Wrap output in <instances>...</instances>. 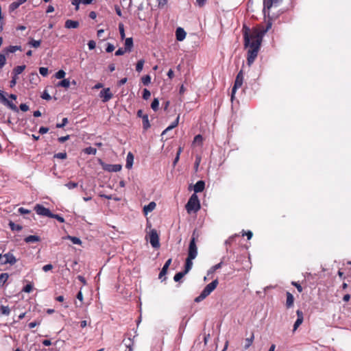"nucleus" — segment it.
<instances>
[{"instance_id": "nucleus-56", "label": "nucleus", "mask_w": 351, "mask_h": 351, "mask_svg": "<svg viewBox=\"0 0 351 351\" xmlns=\"http://www.w3.org/2000/svg\"><path fill=\"white\" fill-rule=\"evenodd\" d=\"M53 269V265L51 264H47L43 267V270L45 272L50 271Z\"/></svg>"}, {"instance_id": "nucleus-6", "label": "nucleus", "mask_w": 351, "mask_h": 351, "mask_svg": "<svg viewBox=\"0 0 351 351\" xmlns=\"http://www.w3.org/2000/svg\"><path fill=\"white\" fill-rule=\"evenodd\" d=\"M149 239L150 244L154 248H158L160 247L159 236L156 230L152 229L150 231Z\"/></svg>"}, {"instance_id": "nucleus-43", "label": "nucleus", "mask_w": 351, "mask_h": 351, "mask_svg": "<svg viewBox=\"0 0 351 351\" xmlns=\"http://www.w3.org/2000/svg\"><path fill=\"white\" fill-rule=\"evenodd\" d=\"M50 218L56 219L60 223H64V219L62 216H60V215H59L58 214H53L51 213Z\"/></svg>"}, {"instance_id": "nucleus-58", "label": "nucleus", "mask_w": 351, "mask_h": 351, "mask_svg": "<svg viewBox=\"0 0 351 351\" xmlns=\"http://www.w3.org/2000/svg\"><path fill=\"white\" fill-rule=\"evenodd\" d=\"M19 213L22 214V215H24V214H29L30 213V210L25 208H23V207H21L19 208Z\"/></svg>"}, {"instance_id": "nucleus-57", "label": "nucleus", "mask_w": 351, "mask_h": 351, "mask_svg": "<svg viewBox=\"0 0 351 351\" xmlns=\"http://www.w3.org/2000/svg\"><path fill=\"white\" fill-rule=\"evenodd\" d=\"M291 284L296 287L298 292L301 293L302 291V287L299 283L296 282H292Z\"/></svg>"}, {"instance_id": "nucleus-63", "label": "nucleus", "mask_w": 351, "mask_h": 351, "mask_svg": "<svg viewBox=\"0 0 351 351\" xmlns=\"http://www.w3.org/2000/svg\"><path fill=\"white\" fill-rule=\"evenodd\" d=\"M40 324V322L34 321L32 322H30L28 326L30 328H33L36 327V326L39 325Z\"/></svg>"}, {"instance_id": "nucleus-33", "label": "nucleus", "mask_w": 351, "mask_h": 351, "mask_svg": "<svg viewBox=\"0 0 351 351\" xmlns=\"http://www.w3.org/2000/svg\"><path fill=\"white\" fill-rule=\"evenodd\" d=\"M6 54L5 53L3 52V51H1V53H0V69H1L5 64L6 63Z\"/></svg>"}, {"instance_id": "nucleus-29", "label": "nucleus", "mask_w": 351, "mask_h": 351, "mask_svg": "<svg viewBox=\"0 0 351 351\" xmlns=\"http://www.w3.org/2000/svg\"><path fill=\"white\" fill-rule=\"evenodd\" d=\"M10 313V309L8 306L1 305L0 307V315H9Z\"/></svg>"}, {"instance_id": "nucleus-16", "label": "nucleus", "mask_w": 351, "mask_h": 351, "mask_svg": "<svg viewBox=\"0 0 351 351\" xmlns=\"http://www.w3.org/2000/svg\"><path fill=\"white\" fill-rule=\"evenodd\" d=\"M171 258H169L166 263H165V265H163L160 274H159V278L160 279H162V277L164 276H165L167 274V270H168V268L169 267V265H171Z\"/></svg>"}, {"instance_id": "nucleus-32", "label": "nucleus", "mask_w": 351, "mask_h": 351, "mask_svg": "<svg viewBox=\"0 0 351 351\" xmlns=\"http://www.w3.org/2000/svg\"><path fill=\"white\" fill-rule=\"evenodd\" d=\"M57 86L67 88L70 86V81L69 79H63L62 81L58 83Z\"/></svg>"}, {"instance_id": "nucleus-60", "label": "nucleus", "mask_w": 351, "mask_h": 351, "mask_svg": "<svg viewBox=\"0 0 351 351\" xmlns=\"http://www.w3.org/2000/svg\"><path fill=\"white\" fill-rule=\"evenodd\" d=\"M20 110L26 112L29 110V106L26 104H21L19 106Z\"/></svg>"}, {"instance_id": "nucleus-59", "label": "nucleus", "mask_w": 351, "mask_h": 351, "mask_svg": "<svg viewBox=\"0 0 351 351\" xmlns=\"http://www.w3.org/2000/svg\"><path fill=\"white\" fill-rule=\"evenodd\" d=\"M82 2V0H73L72 4L75 5V10H79V5Z\"/></svg>"}, {"instance_id": "nucleus-12", "label": "nucleus", "mask_w": 351, "mask_h": 351, "mask_svg": "<svg viewBox=\"0 0 351 351\" xmlns=\"http://www.w3.org/2000/svg\"><path fill=\"white\" fill-rule=\"evenodd\" d=\"M2 104L4 105H6L8 107H9L10 109H12L14 112H19V109L14 104H13L12 101H9L5 96L4 95L1 100L0 101Z\"/></svg>"}, {"instance_id": "nucleus-14", "label": "nucleus", "mask_w": 351, "mask_h": 351, "mask_svg": "<svg viewBox=\"0 0 351 351\" xmlns=\"http://www.w3.org/2000/svg\"><path fill=\"white\" fill-rule=\"evenodd\" d=\"M186 33L182 27H178L176 30V39L178 41H182L186 37Z\"/></svg>"}, {"instance_id": "nucleus-26", "label": "nucleus", "mask_w": 351, "mask_h": 351, "mask_svg": "<svg viewBox=\"0 0 351 351\" xmlns=\"http://www.w3.org/2000/svg\"><path fill=\"white\" fill-rule=\"evenodd\" d=\"M222 264H223V262L221 261L218 264L211 267L207 272V276H209L210 275H212L216 270L220 269L222 266Z\"/></svg>"}, {"instance_id": "nucleus-15", "label": "nucleus", "mask_w": 351, "mask_h": 351, "mask_svg": "<svg viewBox=\"0 0 351 351\" xmlns=\"http://www.w3.org/2000/svg\"><path fill=\"white\" fill-rule=\"evenodd\" d=\"M204 188H205L204 181H203V180L197 181L193 187L195 194H196L197 193H200V192L203 191Z\"/></svg>"}, {"instance_id": "nucleus-17", "label": "nucleus", "mask_w": 351, "mask_h": 351, "mask_svg": "<svg viewBox=\"0 0 351 351\" xmlns=\"http://www.w3.org/2000/svg\"><path fill=\"white\" fill-rule=\"evenodd\" d=\"M64 26L67 29H75L79 27V22L69 19L66 21Z\"/></svg>"}, {"instance_id": "nucleus-3", "label": "nucleus", "mask_w": 351, "mask_h": 351, "mask_svg": "<svg viewBox=\"0 0 351 351\" xmlns=\"http://www.w3.org/2000/svg\"><path fill=\"white\" fill-rule=\"evenodd\" d=\"M185 208L188 213H191L192 212L196 213L200 209L199 200L196 194L193 193L190 197Z\"/></svg>"}, {"instance_id": "nucleus-31", "label": "nucleus", "mask_w": 351, "mask_h": 351, "mask_svg": "<svg viewBox=\"0 0 351 351\" xmlns=\"http://www.w3.org/2000/svg\"><path fill=\"white\" fill-rule=\"evenodd\" d=\"M9 275L7 273H2L0 275V287L4 286L5 283L8 280Z\"/></svg>"}, {"instance_id": "nucleus-48", "label": "nucleus", "mask_w": 351, "mask_h": 351, "mask_svg": "<svg viewBox=\"0 0 351 351\" xmlns=\"http://www.w3.org/2000/svg\"><path fill=\"white\" fill-rule=\"evenodd\" d=\"M119 29L120 36H121V39H124L125 38V31H124V27H123V24H119Z\"/></svg>"}, {"instance_id": "nucleus-37", "label": "nucleus", "mask_w": 351, "mask_h": 351, "mask_svg": "<svg viewBox=\"0 0 351 351\" xmlns=\"http://www.w3.org/2000/svg\"><path fill=\"white\" fill-rule=\"evenodd\" d=\"M254 339V334L252 333L251 337L245 339V349L249 348L253 343Z\"/></svg>"}, {"instance_id": "nucleus-45", "label": "nucleus", "mask_w": 351, "mask_h": 351, "mask_svg": "<svg viewBox=\"0 0 351 351\" xmlns=\"http://www.w3.org/2000/svg\"><path fill=\"white\" fill-rule=\"evenodd\" d=\"M39 72L41 75L46 77L48 75V69L47 67H40Z\"/></svg>"}, {"instance_id": "nucleus-54", "label": "nucleus", "mask_w": 351, "mask_h": 351, "mask_svg": "<svg viewBox=\"0 0 351 351\" xmlns=\"http://www.w3.org/2000/svg\"><path fill=\"white\" fill-rule=\"evenodd\" d=\"M125 52H127V51H125V49H123V48H119L118 49L116 52H115V56H122L123 55Z\"/></svg>"}, {"instance_id": "nucleus-18", "label": "nucleus", "mask_w": 351, "mask_h": 351, "mask_svg": "<svg viewBox=\"0 0 351 351\" xmlns=\"http://www.w3.org/2000/svg\"><path fill=\"white\" fill-rule=\"evenodd\" d=\"M195 259L194 258L187 257L186 259L185 266H184V271L185 273H188L192 268L193 266V260Z\"/></svg>"}, {"instance_id": "nucleus-50", "label": "nucleus", "mask_w": 351, "mask_h": 351, "mask_svg": "<svg viewBox=\"0 0 351 351\" xmlns=\"http://www.w3.org/2000/svg\"><path fill=\"white\" fill-rule=\"evenodd\" d=\"M33 289V287L31 284H27L26 285L23 289V291L25 292V293H29L32 291Z\"/></svg>"}, {"instance_id": "nucleus-23", "label": "nucleus", "mask_w": 351, "mask_h": 351, "mask_svg": "<svg viewBox=\"0 0 351 351\" xmlns=\"http://www.w3.org/2000/svg\"><path fill=\"white\" fill-rule=\"evenodd\" d=\"M294 298L293 295L287 292V301H286V306L287 308H290L293 305Z\"/></svg>"}, {"instance_id": "nucleus-21", "label": "nucleus", "mask_w": 351, "mask_h": 351, "mask_svg": "<svg viewBox=\"0 0 351 351\" xmlns=\"http://www.w3.org/2000/svg\"><path fill=\"white\" fill-rule=\"evenodd\" d=\"M132 47H133L132 38H127L125 40V51L130 52V51H131Z\"/></svg>"}, {"instance_id": "nucleus-47", "label": "nucleus", "mask_w": 351, "mask_h": 351, "mask_svg": "<svg viewBox=\"0 0 351 351\" xmlns=\"http://www.w3.org/2000/svg\"><path fill=\"white\" fill-rule=\"evenodd\" d=\"M67 123H68V119L67 118H63L62 120L61 123H57L56 124V128H62L64 125H66L67 124Z\"/></svg>"}, {"instance_id": "nucleus-30", "label": "nucleus", "mask_w": 351, "mask_h": 351, "mask_svg": "<svg viewBox=\"0 0 351 351\" xmlns=\"http://www.w3.org/2000/svg\"><path fill=\"white\" fill-rule=\"evenodd\" d=\"M65 239L70 240L73 244H77V245L82 244V241H81L80 239L78 237L68 235L66 237Z\"/></svg>"}, {"instance_id": "nucleus-42", "label": "nucleus", "mask_w": 351, "mask_h": 351, "mask_svg": "<svg viewBox=\"0 0 351 351\" xmlns=\"http://www.w3.org/2000/svg\"><path fill=\"white\" fill-rule=\"evenodd\" d=\"M123 342L125 344V347L134 346V340L132 339H131L130 337H129L126 339H123Z\"/></svg>"}, {"instance_id": "nucleus-55", "label": "nucleus", "mask_w": 351, "mask_h": 351, "mask_svg": "<svg viewBox=\"0 0 351 351\" xmlns=\"http://www.w3.org/2000/svg\"><path fill=\"white\" fill-rule=\"evenodd\" d=\"M88 46L90 50L94 49L96 47V43L94 40H90L88 43Z\"/></svg>"}, {"instance_id": "nucleus-11", "label": "nucleus", "mask_w": 351, "mask_h": 351, "mask_svg": "<svg viewBox=\"0 0 351 351\" xmlns=\"http://www.w3.org/2000/svg\"><path fill=\"white\" fill-rule=\"evenodd\" d=\"M16 262V259L14 256L11 253L5 254L2 256L1 258V264L5 265L7 263H10V265H14Z\"/></svg>"}, {"instance_id": "nucleus-5", "label": "nucleus", "mask_w": 351, "mask_h": 351, "mask_svg": "<svg viewBox=\"0 0 351 351\" xmlns=\"http://www.w3.org/2000/svg\"><path fill=\"white\" fill-rule=\"evenodd\" d=\"M243 71L241 70L238 73V74H237V75L236 77V79H235V81H234V86L232 87V89L231 99H233L237 90L238 88H239L240 87H241V86L243 84Z\"/></svg>"}, {"instance_id": "nucleus-62", "label": "nucleus", "mask_w": 351, "mask_h": 351, "mask_svg": "<svg viewBox=\"0 0 351 351\" xmlns=\"http://www.w3.org/2000/svg\"><path fill=\"white\" fill-rule=\"evenodd\" d=\"M202 136L200 134L196 135L194 138V143H202Z\"/></svg>"}, {"instance_id": "nucleus-44", "label": "nucleus", "mask_w": 351, "mask_h": 351, "mask_svg": "<svg viewBox=\"0 0 351 351\" xmlns=\"http://www.w3.org/2000/svg\"><path fill=\"white\" fill-rule=\"evenodd\" d=\"M151 96V93L149 90H147V88H145L143 90V98L145 99V100H147Z\"/></svg>"}, {"instance_id": "nucleus-9", "label": "nucleus", "mask_w": 351, "mask_h": 351, "mask_svg": "<svg viewBox=\"0 0 351 351\" xmlns=\"http://www.w3.org/2000/svg\"><path fill=\"white\" fill-rule=\"evenodd\" d=\"M101 166L104 170L107 171L108 172H118L121 171L122 168V166L119 164L110 165L101 163Z\"/></svg>"}, {"instance_id": "nucleus-61", "label": "nucleus", "mask_w": 351, "mask_h": 351, "mask_svg": "<svg viewBox=\"0 0 351 351\" xmlns=\"http://www.w3.org/2000/svg\"><path fill=\"white\" fill-rule=\"evenodd\" d=\"M69 137H70L69 135H66V136H64L59 137L58 140V141L60 143H62L65 142L66 141L69 140Z\"/></svg>"}, {"instance_id": "nucleus-24", "label": "nucleus", "mask_w": 351, "mask_h": 351, "mask_svg": "<svg viewBox=\"0 0 351 351\" xmlns=\"http://www.w3.org/2000/svg\"><path fill=\"white\" fill-rule=\"evenodd\" d=\"M40 241V237L36 235H29L25 238V241L27 243H35Z\"/></svg>"}, {"instance_id": "nucleus-4", "label": "nucleus", "mask_w": 351, "mask_h": 351, "mask_svg": "<svg viewBox=\"0 0 351 351\" xmlns=\"http://www.w3.org/2000/svg\"><path fill=\"white\" fill-rule=\"evenodd\" d=\"M197 237V235H195V231H194L189 246L188 257L195 258L197 256V247L195 241Z\"/></svg>"}, {"instance_id": "nucleus-46", "label": "nucleus", "mask_w": 351, "mask_h": 351, "mask_svg": "<svg viewBox=\"0 0 351 351\" xmlns=\"http://www.w3.org/2000/svg\"><path fill=\"white\" fill-rule=\"evenodd\" d=\"M66 152H59L54 155V158L59 159H66Z\"/></svg>"}, {"instance_id": "nucleus-13", "label": "nucleus", "mask_w": 351, "mask_h": 351, "mask_svg": "<svg viewBox=\"0 0 351 351\" xmlns=\"http://www.w3.org/2000/svg\"><path fill=\"white\" fill-rule=\"evenodd\" d=\"M3 52L5 53L6 55H8L9 53H15L16 51H22L21 47L19 45H10L8 47L4 48L3 50Z\"/></svg>"}, {"instance_id": "nucleus-64", "label": "nucleus", "mask_w": 351, "mask_h": 351, "mask_svg": "<svg viewBox=\"0 0 351 351\" xmlns=\"http://www.w3.org/2000/svg\"><path fill=\"white\" fill-rule=\"evenodd\" d=\"M49 131V128L46 127H40L39 129V133L41 134H46Z\"/></svg>"}, {"instance_id": "nucleus-35", "label": "nucleus", "mask_w": 351, "mask_h": 351, "mask_svg": "<svg viewBox=\"0 0 351 351\" xmlns=\"http://www.w3.org/2000/svg\"><path fill=\"white\" fill-rule=\"evenodd\" d=\"M28 44L32 47H34V48H38L40 46V44H41V40H34V39H31Z\"/></svg>"}, {"instance_id": "nucleus-41", "label": "nucleus", "mask_w": 351, "mask_h": 351, "mask_svg": "<svg viewBox=\"0 0 351 351\" xmlns=\"http://www.w3.org/2000/svg\"><path fill=\"white\" fill-rule=\"evenodd\" d=\"M66 73L63 70H59L56 73L55 76L57 79H64L65 77Z\"/></svg>"}, {"instance_id": "nucleus-53", "label": "nucleus", "mask_w": 351, "mask_h": 351, "mask_svg": "<svg viewBox=\"0 0 351 351\" xmlns=\"http://www.w3.org/2000/svg\"><path fill=\"white\" fill-rule=\"evenodd\" d=\"M114 50V46L111 43H108L107 47L106 49V52L110 53Z\"/></svg>"}, {"instance_id": "nucleus-22", "label": "nucleus", "mask_w": 351, "mask_h": 351, "mask_svg": "<svg viewBox=\"0 0 351 351\" xmlns=\"http://www.w3.org/2000/svg\"><path fill=\"white\" fill-rule=\"evenodd\" d=\"M26 1V0H16V1L12 2L10 5V10L11 11H14V10L17 9L21 5L24 3Z\"/></svg>"}, {"instance_id": "nucleus-8", "label": "nucleus", "mask_w": 351, "mask_h": 351, "mask_svg": "<svg viewBox=\"0 0 351 351\" xmlns=\"http://www.w3.org/2000/svg\"><path fill=\"white\" fill-rule=\"evenodd\" d=\"M282 0H264L263 1V12L264 14L266 15V13L267 14H269V10L274 5L278 4L279 2H280Z\"/></svg>"}, {"instance_id": "nucleus-19", "label": "nucleus", "mask_w": 351, "mask_h": 351, "mask_svg": "<svg viewBox=\"0 0 351 351\" xmlns=\"http://www.w3.org/2000/svg\"><path fill=\"white\" fill-rule=\"evenodd\" d=\"M134 161V156L131 152H129L127 155L126 158V165L125 167L127 169H131L133 165Z\"/></svg>"}, {"instance_id": "nucleus-52", "label": "nucleus", "mask_w": 351, "mask_h": 351, "mask_svg": "<svg viewBox=\"0 0 351 351\" xmlns=\"http://www.w3.org/2000/svg\"><path fill=\"white\" fill-rule=\"evenodd\" d=\"M41 98L45 100H50L51 99L50 95L48 93L47 90H44L41 95Z\"/></svg>"}, {"instance_id": "nucleus-40", "label": "nucleus", "mask_w": 351, "mask_h": 351, "mask_svg": "<svg viewBox=\"0 0 351 351\" xmlns=\"http://www.w3.org/2000/svg\"><path fill=\"white\" fill-rule=\"evenodd\" d=\"M141 81H142V83L144 85H145V86L149 85L150 84V82H151V77H150V75H146L143 76L141 78Z\"/></svg>"}, {"instance_id": "nucleus-25", "label": "nucleus", "mask_w": 351, "mask_h": 351, "mask_svg": "<svg viewBox=\"0 0 351 351\" xmlns=\"http://www.w3.org/2000/svg\"><path fill=\"white\" fill-rule=\"evenodd\" d=\"M9 227L12 231H17L19 232L23 229L22 226L19 224H16L12 221H10L9 222Z\"/></svg>"}, {"instance_id": "nucleus-10", "label": "nucleus", "mask_w": 351, "mask_h": 351, "mask_svg": "<svg viewBox=\"0 0 351 351\" xmlns=\"http://www.w3.org/2000/svg\"><path fill=\"white\" fill-rule=\"evenodd\" d=\"M99 96L102 99V101L105 103L111 99L113 97V95L110 92V88H106L101 90L99 93Z\"/></svg>"}, {"instance_id": "nucleus-27", "label": "nucleus", "mask_w": 351, "mask_h": 351, "mask_svg": "<svg viewBox=\"0 0 351 351\" xmlns=\"http://www.w3.org/2000/svg\"><path fill=\"white\" fill-rule=\"evenodd\" d=\"M143 128L144 130H147L148 128H150V123H149V119H148V115L147 114H145V116L143 117Z\"/></svg>"}, {"instance_id": "nucleus-39", "label": "nucleus", "mask_w": 351, "mask_h": 351, "mask_svg": "<svg viewBox=\"0 0 351 351\" xmlns=\"http://www.w3.org/2000/svg\"><path fill=\"white\" fill-rule=\"evenodd\" d=\"M186 274V273H185L184 271H180V272H178L177 273L174 277H173V280L176 281V282H178L180 280V279H182L185 275Z\"/></svg>"}, {"instance_id": "nucleus-38", "label": "nucleus", "mask_w": 351, "mask_h": 351, "mask_svg": "<svg viewBox=\"0 0 351 351\" xmlns=\"http://www.w3.org/2000/svg\"><path fill=\"white\" fill-rule=\"evenodd\" d=\"M151 108L154 111H157L159 108V101L158 99L155 98L151 104Z\"/></svg>"}, {"instance_id": "nucleus-36", "label": "nucleus", "mask_w": 351, "mask_h": 351, "mask_svg": "<svg viewBox=\"0 0 351 351\" xmlns=\"http://www.w3.org/2000/svg\"><path fill=\"white\" fill-rule=\"evenodd\" d=\"M145 60L141 59L138 60L136 65V71L138 73L141 72L143 68Z\"/></svg>"}, {"instance_id": "nucleus-51", "label": "nucleus", "mask_w": 351, "mask_h": 351, "mask_svg": "<svg viewBox=\"0 0 351 351\" xmlns=\"http://www.w3.org/2000/svg\"><path fill=\"white\" fill-rule=\"evenodd\" d=\"M303 320L300 319H297L294 325H293V332L297 330V328L302 324Z\"/></svg>"}, {"instance_id": "nucleus-20", "label": "nucleus", "mask_w": 351, "mask_h": 351, "mask_svg": "<svg viewBox=\"0 0 351 351\" xmlns=\"http://www.w3.org/2000/svg\"><path fill=\"white\" fill-rule=\"evenodd\" d=\"M156 204L154 202H149L147 205H145L143 208V211L145 214L152 212L155 209Z\"/></svg>"}, {"instance_id": "nucleus-34", "label": "nucleus", "mask_w": 351, "mask_h": 351, "mask_svg": "<svg viewBox=\"0 0 351 351\" xmlns=\"http://www.w3.org/2000/svg\"><path fill=\"white\" fill-rule=\"evenodd\" d=\"M84 152L89 155H95L97 153V149L93 147H88L84 149Z\"/></svg>"}, {"instance_id": "nucleus-1", "label": "nucleus", "mask_w": 351, "mask_h": 351, "mask_svg": "<svg viewBox=\"0 0 351 351\" xmlns=\"http://www.w3.org/2000/svg\"><path fill=\"white\" fill-rule=\"evenodd\" d=\"M271 27V24L268 23L265 29L260 30L256 28L250 29V28L247 26H243L244 47L245 48H248L247 63L249 66H250L256 58L261 48L263 37Z\"/></svg>"}, {"instance_id": "nucleus-49", "label": "nucleus", "mask_w": 351, "mask_h": 351, "mask_svg": "<svg viewBox=\"0 0 351 351\" xmlns=\"http://www.w3.org/2000/svg\"><path fill=\"white\" fill-rule=\"evenodd\" d=\"M65 186L69 189H73L76 188L77 186V182H69L66 183L65 184Z\"/></svg>"}, {"instance_id": "nucleus-28", "label": "nucleus", "mask_w": 351, "mask_h": 351, "mask_svg": "<svg viewBox=\"0 0 351 351\" xmlns=\"http://www.w3.org/2000/svg\"><path fill=\"white\" fill-rule=\"evenodd\" d=\"M25 69V65H21L16 66L13 70V74L15 76H17L18 75L21 74Z\"/></svg>"}, {"instance_id": "nucleus-7", "label": "nucleus", "mask_w": 351, "mask_h": 351, "mask_svg": "<svg viewBox=\"0 0 351 351\" xmlns=\"http://www.w3.org/2000/svg\"><path fill=\"white\" fill-rule=\"evenodd\" d=\"M34 210L38 215L41 216L50 217L51 215V212L49 208H47L40 204H36L34 207Z\"/></svg>"}, {"instance_id": "nucleus-2", "label": "nucleus", "mask_w": 351, "mask_h": 351, "mask_svg": "<svg viewBox=\"0 0 351 351\" xmlns=\"http://www.w3.org/2000/svg\"><path fill=\"white\" fill-rule=\"evenodd\" d=\"M219 281L217 279L214 280L210 283L208 284L202 290L199 296L195 298V302H200L208 296L217 287Z\"/></svg>"}]
</instances>
